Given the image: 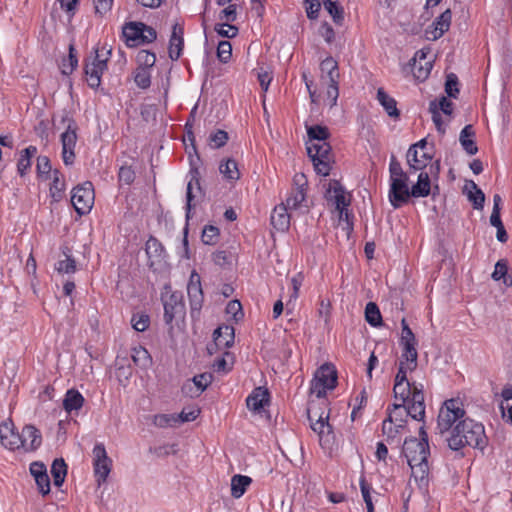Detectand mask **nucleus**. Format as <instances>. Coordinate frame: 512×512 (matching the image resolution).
Returning <instances> with one entry per match:
<instances>
[{"label": "nucleus", "instance_id": "obj_57", "mask_svg": "<svg viewBox=\"0 0 512 512\" xmlns=\"http://www.w3.org/2000/svg\"><path fill=\"white\" fill-rule=\"evenodd\" d=\"M191 381L195 384V386L203 393L207 387L212 383L213 376L211 373H201L199 375H195Z\"/></svg>", "mask_w": 512, "mask_h": 512}, {"label": "nucleus", "instance_id": "obj_63", "mask_svg": "<svg viewBox=\"0 0 512 512\" xmlns=\"http://www.w3.org/2000/svg\"><path fill=\"white\" fill-rule=\"evenodd\" d=\"M228 139V133L220 129L212 133L209 137L210 144L213 145L214 148H220L224 146L227 143Z\"/></svg>", "mask_w": 512, "mask_h": 512}, {"label": "nucleus", "instance_id": "obj_45", "mask_svg": "<svg viewBox=\"0 0 512 512\" xmlns=\"http://www.w3.org/2000/svg\"><path fill=\"white\" fill-rule=\"evenodd\" d=\"M413 388V383L410 382H395L393 392L394 397L401 401L400 404H406L407 400H409L411 390Z\"/></svg>", "mask_w": 512, "mask_h": 512}, {"label": "nucleus", "instance_id": "obj_50", "mask_svg": "<svg viewBox=\"0 0 512 512\" xmlns=\"http://www.w3.org/2000/svg\"><path fill=\"white\" fill-rule=\"evenodd\" d=\"M406 411V414L411 418L421 421L425 416V404H416L411 402H406L403 407Z\"/></svg>", "mask_w": 512, "mask_h": 512}, {"label": "nucleus", "instance_id": "obj_42", "mask_svg": "<svg viewBox=\"0 0 512 512\" xmlns=\"http://www.w3.org/2000/svg\"><path fill=\"white\" fill-rule=\"evenodd\" d=\"M492 278L495 281L503 280V284L507 287L512 286V276L508 275V266L505 260H499L495 264Z\"/></svg>", "mask_w": 512, "mask_h": 512}, {"label": "nucleus", "instance_id": "obj_47", "mask_svg": "<svg viewBox=\"0 0 512 512\" xmlns=\"http://www.w3.org/2000/svg\"><path fill=\"white\" fill-rule=\"evenodd\" d=\"M78 65L77 53L73 44L69 45V55L67 59L62 62V73L65 75L71 74Z\"/></svg>", "mask_w": 512, "mask_h": 512}, {"label": "nucleus", "instance_id": "obj_20", "mask_svg": "<svg viewBox=\"0 0 512 512\" xmlns=\"http://www.w3.org/2000/svg\"><path fill=\"white\" fill-rule=\"evenodd\" d=\"M184 29L181 25L175 24L172 29V34L169 40V57L171 60H178L181 56L184 46Z\"/></svg>", "mask_w": 512, "mask_h": 512}, {"label": "nucleus", "instance_id": "obj_34", "mask_svg": "<svg viewBox=\"0 0 512 512\" xmlns=\"http://www.w3.org/2000/svg\"><path fill=\"white\" fill-rule=\"evenodd\" d=\"M324 9L332 17L336 25H342L344 21V10L338 0H322Z\"/></svg>", "mask_w": 512, "mask_h": 512}, {"label": "nucleus", "instance_id": "obj_26", "mask_svg": "<svg viewBox=\"0 0 512 512\" xmlns=\"http://www.w3.org/2000/svg\"><path fill=\"white\" fill-rule=\"evenodd\" d=\"M377 100L390 117L398 118L400 116L396 100L388 95L383 88H378Z\"/></svg>", "mask_w": 512, "mask_h": 512}, {"label": "nucleus", "instance_id": "obj_4", "mask_svg": "<svg viewBox=\"0 0 512 512\" xmlns=\"http://www.w3.org/2000/svg\"><path fill=\"white\" fill-rule=\"evenodd\" d=\"M464 416L463 403L459 399L446 400L438 414L437 429L439 433L443 435L448 432L454 424L456 425L459 421L464 420Z\"/></svg>", "mask_w": 512, "mask_h": 512}, {"label": "nucleus", "instance_id": "obj_41", "mask_svg": "<svg viewBox=\"0 0 512 512\" xmlns=\"http://www.w3.org/2000/svg\"><path fill=\"white\" fill-rule=\"evenodd\" d=\"M468 185H470V187L474 190V191L468 192V194H467L468 200L470 202H472L474 209L482 210L484 207V202H485V194L482 192L481 189L478 188V186L476 185V183L474 181L470 180L466 184V187Z\"/></svg>", "mask_w": 512, "mask_h": 512}, {"label": "nucleus", "instance_id": "obj_10", "mask_svg": "<svg viewBox=\"0 0 512 512\" xmlns=\"http://www.w3.org/2000/svg\"><path fill=\"white\" fill-rule=\"evenodd\" d=\"M325 197L327 201L335 205L336 210L339 212L340 219L345 218L348 220V209L350 199L345 195L344 187L337 180H332L326 190Z\"/></svg>", "mask_w": 512, "mask_h": 512}, {"label": "nucleus", "instance_id": "obj_11", "mask_svg": "<svg viewBox=\"0 0 512 512\" xmlns=\"http://www.w3.org/2000/svg\"><path fill=\"white\" fill-rule=\"evenodd\" d=\"M294 188L286 198L284 206L289 210L301 209L306 200L307 179L302 173L295 174L293 178Z\"/></svg>", "mask_w": 512, "mask_h": 512}, {"label": "nucleus", "instance_id": "obj_39", "mask_svg": "<svg viewBox=\"0 0 512 512\" xmlns=\"http://www.w3.org/2000/svg\"><path fill=\"white\" fill-rule=\"evenodd\" d=\"M219 171L229 181H236L240 178V172L235 160L227 159L219 165Z\"/></svg>", "mask_w": 512, "mask_h": 512}, {"label": "nucleus", "instance_id": "obj_56", "mask_svg": "<svg viewBox=\"0 0 512 512\" xmlns=\"http://www.w3.org/2000/svg\"><path fill=\"white\" fill-rule=\"evenodd\" d=\"M232 56V46L227 40H222L217 46V57L222 63H227Z\"/></svg>", "mask_w": 512, "mask_h": 512}, {"label": "nucleus", "instance_id": "obj_21", "mask_svg": "<svg viewBox=\"0 0 512 512\" xmlns=\"http://www.w3.org/2000/svg\"><path fill=\"white\" fill-rule=\"evenodd\" d=\"M284 203L276 206L271 214V224L278 231L284 232L290 226V214Z\"/></svg>", "mask_w": 512, "mask_h": 512}, {"label": "nucleus", "instance_id": "obj_55", "mask_svg": "<svg viewBox=\"0 0 512 512\" xmlns=\"http://www.w3.org/2000/svg\"><path fill=\"white\" fill-rule=\"evenodd\" d=\"M307 18L310 20H316L319 17L322 1L319 0H304L303 2Z\"/></svg>", "mask_w": 512, "mask_h": 512}, {"label": "nucleus", "instance_id": "obj_14", "mask_svg": "<svg viewBox=\"0 0 512 512\" xmlns=\"http://www.w3.org/2000/svg\"><path fill=\"white\" fill-rule=\"evenodd\" d=\"M0 443L11 451L21 449V433L15 431L14 424L11 420L3 421L0 424Z\"/></svg>", "mask_w": 512, "mask_h": 512}, {"label": "nucleus", "instance_id": "obj_40", "mask_svg": "<svg viewBox=\"0 0 512 512\" xmlns=\"http://www.w3.org/2000/svg\"><path fill=\"white\" fill-rule=\"evenodd\" d=\"M432 69L431 61H418L416 58H413V62L411 64V70L415 79L419 81H424L430 74Z\"/></svg>", "mask_w": 512, "mask_h": 512}, {"label": "nucleus", "instance_id": "obj_9", "mask_svg": "<svg viewBox=\"0 0 512 512\" xmlns=\"http://www.w3.org/2000/svg\"><path fill=\"white\" fill-rule=\"evenodd\" d=\"M93 467L97 484L100 486L106 482L112 468V460L102 443L96 444L93 448Z\"/></svg>", "mask_w": 512, "mask_h": 512}, {"label": "nucleus", "instance_id": "obj_43", "mask_svg": "<svg viewBox=\"0 0 512 512\" xmlns=\"http://www.w3.org/2000/svg\"><path fill=\"white\" fill-rule=\"evenodd\" d=\"M365 319L373 327L382 325V316L376 303L369 302L366 304Z\"/></svg>", "mask_w": 512, "mask_h": 512}, {"label": "nucleus", "instance_id": "obj_27", "mask_svg": "<svg viewBox=\"0 0 512 512\" xmlns=\"http://www.w3.org/2000/svg\"><path fill=\"white\" fill-rule=\"evenodd\" d=\"M141 22H130L123 27V37L125 38V42L128 46H137L139 45L140 37L142 34V26Z\"/></svg>", "mask_w": 512, "mask_h": 512}, {"label": "nucleus", "instance_id": "obj_23", "mask_svg": "<svg viewBox=\"0 0 512 512\" xmlns=\"http://www.w3.org/2000/svg\"><path fill=\"white\" fill-rule=\"evenodd\" d=\"M322 82H334L339 79L338 63L333 57L325 58L320 64Z\"/></svg>", "mask_w": 512, "mask_h": 512}, {"label": "nucleus", "instance_id": "obj_30", "mask_svg": "<svg viewBox=\"0 0 512 512\" xmlns=\"http://www.w3.org/2000/svg\"><path fill=\"white\" fill-rule=\"evenodd\" d=\"M84 404V397L80 392L75 389H70L66 392L63 400V408L68 413L77 411L82 408Z\"/></svg>", "mask_w": 512, "mask_h": 512}, {"label": "nucleus", "instance_id": "obj_60", "mask_svg": "<svg viewBox=\"0 0 512 512\" xmlns=\"http://www.w3.org/2000/svg\"><path fill=\"white\" fill-rule=\"evenodd\" d=\"M214 30L218 35L227 38H233L238 34V28L228 23H218L215 25Z\"/></svg>", "mask_w": 512, "mask_h": 512}, {"label": "nucleus", "instance_id": "obj_59", "mask_svg": "<svg viewBox=\"0 0 512 512\" xmlns=\"http://www.w3.org/2000/svg\"><path fill=\"white\" fill-rule=\"evenodd\" d=\"M390 180L397 178L408 177L407 173L403 171L400 162L394 155L391 156L389 164Z\"/></svg>", "mask_w": 512, "mask_h": 512}, {"label": "nucleus", "instance_id": "obj_15", "mask_svg": "<svg viewBox=\"0 0 512 512\" xmlns=\"http://www.w3.org/2000/svg\"><path fill=\"white\" fill-rule=\"evenodd\" d=\"M426 145L427 140L424 138L418 141L417 143L411 145L410 148L408 149L406 157L410 172L423 170L428 165L429 161L432 159V156L429 153L423 152V160H418L419 153L417 149L420 148L423 150L426 147Z\"/></svg>", "mask_w": 512, "mask_h": 512}, {"label": "nucleus", "instance_id": "obj_38", "mask_svg": "<svg viewBox=\"0 0 512 512\" xmlns=\"http://www.w3.org/2000/svg\"><path fill=\"white\" fill-rule=\"evenodd\" d=\"M51 474L53 476L54 485L62 486L67 474V465L62 458L55 459L51 466Z\"/></svg>", "mask_w": 512, "mask_h": 512}, {"label": "nucleus", "instance_id": "obj_17", "mask_svg": "<svg viewBox=\"0 0 512 512\" xmlns=\"http://www.w3.org/2000/svg\"><path fill=\"white\" fill-rule=\"evenodd\" d=\"M452 20V12L448 8L442 12L433 23L425 30V35L428 40H437L443 36L450 28Z\"/></svg>", "mask_w": 512, "mask_h": 512}, {"label": "nucleus", "instance_id": "obj_2", "mask_svg": "<svg viewBox=\"0 0 512 512\" xmlns=\"http://www.w3.org/2000/svg\"><path fill=\"white\" fill-rule=\"evenodd\" d=\"M402 452L407 459L412 476L415 478L416 482L427 480L429 473V446H424L423 442H418L417 438L410 437L404 441Z\"/></svg>", "mask_w": 512, "mask_h": 512}, {"label": "nucleus", "instance_id": "obj_24", "mask_svg": "<svg viewBox=\"0 0 512 512\" xmlns=\"http://www.w3.org/2000/svg\"><path fill=\"white\" fill-rule=\"evenodd\" d=\"M213 337L217 346L228 348L234 343V328L229 325L220 326L214 331Z\"/></svg>", "mask_w": 512, "mask_h": 512}, {"label": "nucleus", "instance_id": "obj_7", "mask_svg": "<svg viewBox=\"0 0 512 512\" xmlns=\"http://www.w3.org/2000/svg\"><path fill=\"white\" fill-rule=\"evenodd\" d=\"M104 50V47L96 49L92 62H88L85 65L87 83L91 88H97L100 86L101 76L107 69L108 56L110 55L111 50H106L105 53Z\"/></svg>", "mask_w": 512, "mask_h": 512}, {"label": "nucleus", "instance_id": "obj_36", "mask_svg": "<svg viewBox=\"0 0 512 512\" xmlns=\"http://www.w3.org/2000/svg\"><path fill=\"white\" fill-rule=\"evenodd\" d=\"M392 407V410L388 408L389 414L386 419L393 422L399 429L403 430L405 428L406 417L408 416L403 408L404 405L394 403Z\"/></svg>", "mask_w": 512, "mask_h": 512}, {"label": "nucleus", "instance_id": "obj_6", "mask_svg": "<svg viewBox=\"0 0 512 512\" xmlns=\"http://www.w3.org/2000/svg\"><path fill=\"white\" fill-rule=\"evenodd\" d=\"M337 384V371L332 364L325 363L320 366L311 381L310 392L316 395L317 398H322L326 395L327 390H332Z\"/></svg>", "mask_w": 512, "mask_h": 512}, {"label": "nucleus", "instance_id": "obj_28", "mask_svg": "<svg viewBox=\"0 0 512 512\" xmlns=\"http://www.w3.org/2000/svg\"><path fill=\"white\" fill-rule=\"evenodd\" d=\"M431 191L430 177L427 172H420L417 183L411 187V196L427 197Z\"/></svg>", "mask_w": 512, "mask_h": 512}, {"label": "nucleus", "instance_id": "obj_32", "mask_svg": "<svg viewBox=\"0 0 512 512\" xmlns=\"http://www.w3.org/2000/svg\"><path fill=\"white\" fill-rule=\"evenodd\" d=\"M310 158L332 160L331 146L328 142L311 143L307 147Z\"/></svg>", "mask_w": 512, "mask_h": 512}, {"label": "nucleus", "instance_id": "obj_49", "mask_svg": "<svg viewBox=\"0 0 512 512\" xmlns=\"http://www.w3.org/2000/svg\"><path fill=\"white\" fill-rule=\"evenodd\" d=\"M136 61L138 67L150 70L156 62V55L148 50H140L137 54Z\"/></svg>", "mask_w": 512, "mask_h": 512}, {"label": "nucleus", "instance_id": "obj_58", "mask_svg": "<svg viewBox=\"0 0 512 512\" xmlns=\"http://www.w3.org/2000/svg\"><path fill=\"white\" fill-rule=\"evenodd\" d=\"M445 92L452 98H456L459 93L458 78L454 73H450L446 77Z\"/></svg>", "mask_w": 512, "mask_h": 512}, {"label": "nucleus", "instance_id": "obj_46", "mask_svg": "<svg viewBox=\"0 0 512 512\" xmlns=\"http://www.w3.org/2000/svg\"><path fill=\"white\" fill-rule=\"evenodd\" d=\"M134 82L140 89H147L151 85V72L147 68L137 67L134 71Z\"/></svg>", "mask_w": 512, "mask_h": 512}, {"label": "nucleus", "instance_id": "obj_37", "mask_svg": "<svg viewBox=\"0 0 512 512\" xmlns=\"http://www.w3.org/2000/svg\"><path fill=\"white\" fill-rule=\"evenodd\" d=\"M131 358L134 364L142 369H147L152 364V357L147 349L142 346H137L132 349Z\"/></svg>", "mask_w": 512, "mask_h": 512}, {"label": "nucleus", "instance_id": "obj_44", "mask_svg": "<svg viewBox=\"0 0 512 512\" xmlns=\"http://www.w3.org/2000/svg\"><path fill=\"white\" fill-rule=\"evenodd\" d=\"M311 143L325 142L329 137V130L325 126L314 125L307 129Z\"/></svg>", "mask_w": 512, "mask_h": 512}, {"label": "nucleus", "instance_id": "obj_12", "mask_svg": "<svg viewBox=\"0 0 512 512\" xmlns=\"http://www.w3.org/2000/svg\"><path fill=\"white\" fill-rule=\"evenodd\" d=\"M77 124L69 119L65 132L61 135L62 158L65 165H71L75 159L74 149L77 142Z\"/></svg>", "mask_w": 512, "mask_h": 512}, {"label": "nucleus", "instance_id": "obj_8", "mask_svg": "<svg viewBox=\"0 0 512 512\" xmlns=\"http://www.w3.org/2000/svg\"><path fill=\"white\" fill-rule=\"evenodd\" d=\"M71 203L79 215L90 212L94 204V190L91 182L87 181L72 190Z\"/></svg>", "mask_w": 512, "mask_h": 512}, {"label": "nucleus", "instance_id": "obj_64", "mask_svg": "<svg viewBox=\"0 0 512 512\" xmlns=\"http://www.w3.org/2000/svg\"><path fill=\"white\" fill-rule=\"evenodd\" d=\"M324 83L327 84V91H326L327 99L329 100L330 106L333 107L336 105L337 99L339 96V87H338L339 79L336 80V83H334V82H324Z\"/></svg>", "mask_w": 512, "mask_h": 512}, {"label": "nucleus", "instance_id": "obj_48", "mask_svg": "<svg viewBox=\"0 0 512 512\" xmlns=\"http://www.w3.org/2000/svg\"><path fill=\"white\" fill-rule=\"evenodd\" d=\"M63 254L65 255V259L58 261L55 265V269L59 273H74L76 271L75 259L66 251H63Z\"/></svg>", "mask_w": 512, "mask_h": 512}, {"label": "nucleus", "instance_id": "obj_22", "mask_svg": "<svg viewBox=\"0 0 512 512\" xmlns=\"http://www.w3.org/2000/svg\"><path fill=\"white\" fill-rule=\"evenodd\" d=\"M269 402V392L266 388L257 387L247 397V407L253 411H259Z\"/></svg>", "mask_w": 512, "mask_h": 512}, {"label": "nucleus", "instance_id": "obj_52", "mask_svg": "<svg viewBox=\"0 0 512 512\" xmlns=\"http://www.w3.org/2000/svg\"><path fill=\"white\" fill-rule=\"evenodd\" d=\"M132 327L138 331L143 332L148 329L150 324V317L145 313L133 314L131 318Z\"/></svg>", "mask_w": 512, "mask_h": 512}, {"label": "nucleus", "instance_id": "obj_53", "mask_svg": "<svg viewBox=\"0 0 512 512\" xmlns=\"http://www.w3.org/2000/svg\"><path fill=\"white\" fill-rule=\"evenodd\" d=\"M219 229L213 225H207L202 232V242L206 245H214L218 241Z\"/></svg>", "mask_w": 512, "mask_h": 512}, {"label": "nucleus", "instance_id": "obj_62", "mask_svg": "<svg viewBox=\"0 0 512 512\" xmlns=\"http://www.w3.org/2000/svg\"><path fill=\"white\" fill-rule=\"evenodd\" d=\"M315 171L317 174H320L322 176H327L330 173L331 170V162L330 159H315L311 158Z\"/></svg>", "mask_w": 512, "mask_h": 512}, {"label": "nucleus", "instance_id": "obj_31", "mask_svg": "<svg viewBox=\"0 0 512 512\" xmlns=\"http://www.w3.org/2000/svg\"><path fill=\"white\" fill-rule=\"evenodd\" d=\"M37 153L36 146H28L21 151L20 158L17 163V171L21 177L25 176L31 168V158Z\"/></svg>", "mask_w": 512, "mask_h": 512}, {"label": "nucleus", "instance_id": "obj_51", "mask_svg": "<svg viewBox=\"0 0 512 512\" xmlns=\"http://www.w3.org/2000/svg\"><path fill=\"white\" fill-rule=\"evenodd\" d=\"M36 170L38 176L45 180L51 177V164L47 156H39L37 158Z\"/></svg>", "mask_w": 512, "mask_h": 512}, {"label": "nucleus", "instance_id": "obj_33", "mask_svg": "<svg viewBox=\"0 0 512 512\" xmlns=\"http://www.w3.org/2000/svg\"><path fill=\"white\" fill-rule=\"evenodd\" d=\"M60 172L58 170H54L50 178H52V183L50 184L49 192L50 197L54 202H59L63 196L65 191V182L60 179Z\"/></svg>", "mask_w": 512, "mask_h": 512}, {"label": "nucleus", "instance_id": "obj_29", "mask_svg": "<svg viewBox=\"0 0 512 512\" xmlns=\"http://www.w3.org/2000/svg\"><path fill=\"white\" fill-rule=\"evenodd\" d=\"M252 479L246 475L236 474L231 478V495L238 499L244 495Z\"/></svg>", "mask_w": 512, "mask_h": 512}, {"label": "nucleus", "instance_id": "obj_3", "mask_svg": "<svg viewBox=\"0 0 512 512\" xmlns=\"http://www.w3.org/2000/svg\"><path fill=\"white\" fill-rule=\"evenodd\" d=\"M161 301L164 307V321L167 325L183 319L185 316V304L181 292L173 291L169 284L163 287Z\"/></svg>", "mask_w": 512, "mask_h": 512}, {"label": "nucleus", "instance_id": "obj_13", "mask_svg": "<svg viewBox=\"0 0 512 512\" xmlns=\"http://www.w3.org/2000/svg\"><path fill=\"white\" fill-rule=\"evenodd\" d=\"M408 179V177H404L390 180L389 201L395 209L407 203L411 197Z\"/></svg>", "mask_w": 512, "mask_h": 512}, {"label": "nucleus", "instance_id": "obj_54", "mask_svg": "<svg viewBox=\"0 0 512 512\" xmlns=\"http://www.w3.org/2000/svg\"><path fill=\"white\" fill-rule=\"evenodd\" d=\"M200 408L197 406L185 407L180 414L175 415L178 418V423L194 421L200 415Z\"/></svg>", "mask_w": 512, "mask_h": 512}, {"label": "nucleus", "instance_id": "obj_19", "mask_svg": "<svg viewBox=\"0 0 512 512\" xmlns=\"http://www.w3.org/2000/svg\"><path fill=\"white\" fill-rule=\"evenodd\" d=\"M145 251L150 268L160 266L165 261V249L157 238L151 236L147 240Z\"/></svg>", "mask_w": 512, "mask_h": 512}, {"label": "nucleus", "instance_id": "obj_25", "mask_svg": "<svg viewBox=\"0 0 512 512\" xmlns=\"http://www.w3.org/2000/svg\"><path fill=\"white\" fill-rule=\"evenodd\" d=\"M475 132L472 125H466L460 132L459 141L463 149L469 155H475L478 152V147L474 141Z\"/></svg>", "mask_w": 512, "mask_h": 512}, {"label": "nucleus", "instance_id": "obj_16", "mask_svg": "<svg viewBox=\"0 0 512 512\" xmlns=\"http://www.w3.org/2000/svg\"><path fill=\"white\" fill-rule=\"evenodd\" d=\"M187 294L190 301L191 313L199 311L203 303V291L201 286L200 275L196 271H192L187 285Z\"/></svg>", "mask_w": 512, "mask_h": 512}, {"label": "nucleus", "instance_id": "obj_18", "mask_svg": "<svg viewBox=\"0 0 512 512\" xmlns=\"http://www.w3.org/2000/svg\"><path fill=\"white\" fill-rule=\"evenodd\" d=\"M21 449L25 452H34L42 444L41 432L33 425H25L21 431Z\"/></svg>", "mask_w": 512, "mask_h": 512}, {"label": "nucleus", "instance_id": "obj_35", "mask_svg": "<svg viewBox=\"0 0 512 512\" xmlns=\"http://www.w3.org/2000/svg\"><path fill=\"white\" fill-rule=\"evenodd\" d=\"M417 344H401L402 353L400 363L408 365V368H417L418 352L416 349Z\"/></svg>", "mask_w": 512, "mask_h": 512}, {"label": "nucleus", "instance_id": "obj_1", "mask_svg": "<svg viewBox=\"0 0 512 512\" xmlns=\"http://www.w3.org/2000/svg\"><path fill=\"white\" fill-rule=\"evenodd\" d=\"M450 449L458 451L465 446L484 449L487 444L484 426L470 418L457 423L447 439Z\"/></svg>", "mask_w": 512, "mask_h": 512}, {"label": "nucleus", "instance_id": "obj_5", "mask_svg": "<svg viewBox=\"0 0 512 512\" xmlns=\"http://www.w3.org/2000/svg\"><path fill=\"white\" fill-rule=\"evenodd\" d=\"M307 414L312 430L319 437L320 445L323 448L330 447L335 440V435L332 426L328 422L329 414L324 410L318 412L312 407L308 408Z\"/></svg>", "mask_w": 512, "mask_h": 512}, {"label": "nucleus", "instance_id": "obj_61", "mask_svg": "<svg viewBox=\"0 0 512 512\" xmlns=\"http://www.w3.org/2000/svg\"><path fill=\"white\" fill-rule=\"evenodd\" d=\"M402 331L400 344H417L416 337L410 327L408 326L406 320L403 318L401 321Z\"/></svg>", "mask_w": 512, "mask_h": 512}]
</instances>
